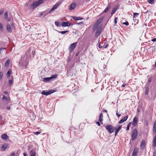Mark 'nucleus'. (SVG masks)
<instances>
[{
	"label": "nucleus",
	"instance_id": "f257e3e1",
	"mask_svg": "<svg viewBox=\"0 0 156 156\" xmlns=\"http://www.w3.org/2000/svg\"><path fill=\"white\" fill-rule=\"evenodd\" d=\"M44 0H39L38 1H34L31 5V7L33 9L41 5L43 3Z\"/></svg>",
	"mask_w": 156,
	"mask_h": 156
},
{
	"label": "nucleus",
	"instance_id": "f03ea898",
	"mask_svg": "<svg viewBox=\"0 0 156 156\" xmlns=\"http://www.w3.org/2000/svg\"><path fill=\"white\" fill-rule=\"evenodd\" d=\"M106 129L108 130V132L110 133L113 132L115 129V127L111 125H108L105 126Z\"/></svg>",
	"mask_w": 156,
	"mask_h": 156
},
{
	"label": "nucleus",
	"instance_id": "7ed1b4c3",
	"mask_svg": "<svg viewBox=\"0 0 156 156\" xmlns=\"http://www.w3.org/2000/svg\"><path fill=\"white\" fill-rule=\"evenodd\" d=\"M137 135V129H134L132 134V140H134L136 138Z\"/></svg>",
	"mask_w": 156,
	"mask_h": 156
},
{
	"label": "nucleus",
	"instance_id": "20e7f679",
	"mask_svg": "<svg viewBox=\"0 0 156 156\" xmlns=\"http://www.w3.org/2000/svg\"><path fill=\"white\" fill-rule=\"evenodd\" d=\"M31 49L29 48L27 51L26 54V60L27 61L31 58V55L30 53Z\"/></svg>",
	"mask_w": 156,
	"mask_h": 156
},
{
	"label": "nucleus",
	"instance_id": "39448f33",
	"mask_svg": "<svg viewBox=\"0 0 156 156\" xmlns=\"http://www.w3.org/2000/svg\"><path fill=\"white\" fill-rule=\"evenodd\" d=\"M77 44V42H74L71 44L69 47V50L70 52H72L75 48Z\"/></svg>",
	"mask_w": 156,
	"mask_h": 156
},
{
	"label": "nucleus",
	"instance_id": "423d86ee",
	"mask_svg": "<svg viewBox=\"0 0 156 156\" xmlns=\"http://www.w3.org/2000/svg\"><path fill=\"white\" fill-rule=\"evenodd\" d=\"M55 92L54 90H51L48 91L43 90L41 93V94L45 95L48 96Z\"/></svg>",
	"mask_w": 156,
	"mask_h": 156
},
{
	"label": "nucleus",
	"instance_id": "0eeeda50",
	"mask_svg": "<svg viewBox=\"0 0 156 156\" xmlns=\"http://www.w3.org/2000/svg\"><path fill=\"white\" fill-rule=\"evenodd\" d=\"M104 17H102L101 18H99L95 24L94 25V26L96 27H97L101 23L103 20H104Z\"/></svg>",
	"mask_w": 156,
	"mask_h": 156
},
{
	"label": "nucleus",
	"instance_id": "6e6552de",
	"mask_svg": "<svg viewBox=\"0 0 156 156\" xmlns=\"http://www.w3.org/2000/svg\"><path fill=\"white\" fill-rule=\"evenodd\" d=\"M56 76L55 75H52L51 77H47L45 78H44V81L45 82H49L50 81L52 78H56Z\"/></svg>",
	"mask_w": 156,
	"mask_h": 156
},
{
	"label": "nucleus",
	"instance_id": "1a4fd4ad",
	"mask_svg": "<svg viewBox=\"0 0 156 156\" xmlns=\"http://www.w3.org/2000/svg\"><path fill=\"white\" fill-rule=\"evenodd\" d=\"M60 3L59 2H58L55 5L52 7L51 10L49 11V13H51L52 11L56 9L60 5Z\"/></svg>",
	"mask_w": 156,
	"mask_h": 156
},
{
	"label": "nucleus",
	"instance_id": "9d476101",
	"mask_svg": "<svg viewBox=\"0 0 156 156\" xmlns=\"http://www.w3.org/2000/svg\"><path fill=\"white\" fill-rule=\"evenodd\" d=\"M122 126L121 125H119V126L116 128V127H115V136L117 135L119 131L121 129Z\"/></svg>",
	"mask_w": 156,
	"mask_h": 156
},
{
	"label": "nucleus",
	"instance_id": "9b49d317",
	"mask_svg": "<svg viewBox=\"0 0 156 156\" xmlns=\"http://www.w3.org/2000/svg\"><path fill=\"white\" fill-rule=\"evenodd\" d=\"M101 32V27L99 26L97 29V30L95 33L96 36H98L99 35Z\"/></svg>",
	"mask_w": 156,
	"mask_h": 156
},
{
	"label": "nucleus",
	"instance_id": "f8f14e48",
	"mask_svg": "<svg viewBox=\"0 0 156 156\" xmlns=\"http://www.w3.org/2000/svg\"><path fill=\"white\" fill-rule=\"evenodd\" d=\"M61 25L62 27H69L71 25V24L68 22H63L62 23Z\"/></svg>",
	"mask_w": 156,
	"mask_h": 156
},
{
	"label": "nucleus",
	"instance_id": "ddd939ff",
	"mask_svg": "<svg viewBox=\"0 0 156 156\" xmlns=\"http://www.w3.org/2000/svg\"><path fill=\"white\" fill-rule=\"evenodd\" d=\"M8 144L6 143L4 144L2 146L1 149L2 151H5L7 147L8 146Z\"/></svg>",
	"mask_w": 156,
	"mask_h": 156
},
{
	"label": "nucleus",
	"instance_id": "4468645a",
	"mask_svg": "<svg viewBox=\"0 0 156 156\" xmlns=\"http://www.w3.org/2000/svg\"><path fill=\"white\" fill-rule=\"evenodd\" d=\"M145 146V141L144 140H143L140 144V147L141 149H144Z\"/></svg>",
	"mask_w": 156,
	"mask_h": 156
},
{
	"label": "nucleus",
	"instance_id": "2eb2a0df",
	"mask_svg": "<svg viewBox=\"0 0 156 156\" xmlns=\"http://www.w3.org/2000/svg\"><path fill=\"white\" fill-rule=\"evenodd\" d=\"M138 119L136 117H135L133 119V126H135L137 124Z\"/></svg>",
	"mask_w": 156,
	"mask_h": 156
},
{
	"label": "nucleus",
	"instance_id": "dca6fc26",
	"mask_svg": "<svg viewBox=\"0 0 156 156\" xmlns=\"http://www.w3.org/2000/svg\"><path fill=\"white\" fill-rule=\"evenodd\" d=\"M128 118V116H126L121 119L119 122V124H121L124 122L126 121Z\"/></svg>",
	"mask_w": 156,
	"mask_h": 156
},
{
	"label": "nucleus",
	"instance_id": "f3484780",
	"mask_svg": "<svg viewBox=\"0 0 156 156\" xmlns=\"http://www.w3.org/2000/svg\"><path fill=\"white\" fill-rule=\"evenodd\" d=\"M138 152V150L137 149L135 148L132 154V156H136Z\"/></svg>",
	"mask_w": 156,
	"mask_h": 156
},
{
	"label": "nucleus",
	"instance_id": "a211bd4d",
	"mask_svg": "<svg viewBox=\"0 0 156 156\" xmlns=\"http://www.w3.org/2000/svg\"><path fill=\"white\" fill-rule=\"evenodd\" d=\"M76 6V4L75 3H72L71 4L69 8V10H71L74 9Z\"/></svg>",
	"mask_w": 156,
	"mask_h": 156
},
{
	"label": "nucleus",
	"instance_id": "6ab92c4d",
	"mask_svg": "<svg viewBox=\"0 0 156 156\" xmlns=\"http://www.w3.org/2000/svg\"><path fill=\"white\" fill-rule=\"evenodd\" d=\"M103 115L102 113H101L100 114L99 119V120L100 122L102 124V121H103Z\"/></svg>",
	"mask_w": 156,
	"mask_h": 156
},
{
	"label": "nucleus",
	"instance_id": "aec40b11",
	"mask_svg": "<svg viewBox=\"0 0 156 156\" xmlns=\"http://www.w3.org/2000/svg\"><path fill=\"white\" fill-rule=\"evenodd\" d=\"M153 145L154 147L156 146V134L154 137L153 141Z\"/></svg>",
	"mask_w": 156,
	"mask_h": 156
},
{
	"label": "nucleus",
	"instance_id": "412c9836",
	"mask_svg": "<svg viewBox=\"0 0 156 156\" xmlns=\"http://www.w3.org/2000/svg\"><path fill=\"white\" fill-rule=\"evenodd\" d=\"M153 132L154 133H156V120L155 121L153 128Z\"/></svg>",
	"mask_w": 156,
	"mask_h": 156
},
{
	"label": "nucleus",
	"instance_id": "4be33fe9",
	"mask_svg": "<svg viewBox=\"0 0 156 156\" xmlns=\"http://www.w3.org/2000/svg\"><path fill=\"white\" fill-rule=\"evenodd\" d=\"M6 29L8 31L11 32L12 31L11 28L9 24H7L6 26Z\"/></svg>",
	"mask_w": 156,
	"mask_h": 156
},
{
	"label": "nucleus",
	"instance_id": "5701e85b",
	"mask_svg": "<svg viewBox=\"0 0 156 156\" xmlns=\"http://www.w3.org/2000/svg\"><path fill=\"white\" fill-rule=\"evenodd\" d=\"M2 138L3 140H6L8 138V136L7 135L5 134H3L2 135Z\"/></svg>",
	"mask_w": 156,
	"mask_h": 156
},
{
	"label": "nucleus",
	"instance_id": "b1692460",
	"mask_svg": "<svg viewBox=\"0 0 156 156\" xmlns=\"http://www.w3.org/2000/svg\"><path fill=\"white\" fill-rule=\"evenodd\" d=\"M2 100H5V101L9 102L10 101V99L9 97L7 98L5 96L3 95L2 98Z\"/></svg>",
	"mask_w": 156,
	"mask_h": 156
},
{
	"label": "nucleus",
	"instance_id": "393cba45",
	"mask_svg": "<svg viewBox=\"0 0 156 156\" xmlns=\"http://www.w3.org/2000/svg\"><path fill=\"white\" fill-rule=\"evenodd\" d=\"M73 18L76 20H81L83 19L81 17H76L75 16H73Z\"/></svg>",
	"mask_w": 156,
	"mask_h": 156
},
{
	"label": "nucleus",
	"instance_id": "a878e982",
	"mask_svg": "<svg viewBox=\"0 0 156 156\" xmlns=\"http://www.w3.org/2000/svg\"><path fill=\"white\" fill-rule=\"evenodd\" d=\"M110 5H109V4H108V5H107V7L105 8V10L104 12H107L108 11L109 9H110Z\"/></svg>",
	"mask_w": 156,
	"mask_h": 156
},
{
	"label": "nucleus",
	"instance_id": "bb28decb",
	"mask_svg": "<svg viewBox=\"0 0 156 156\" xmlns=\"http://www.w3.org/2000/svg\"><path fill=\"white\" fill-rule=\"evenodd\" d=\"M30 156H35V151L31 150L30 152Z\"/></svg>",
	"mask_w": 156,
	"mask_h": 156
},
{
	"label": "nucleus",
	"instance_id": "cd10ccee",
	"mask_svg": "<svg viewBox=\"0 0 156 156\" xmlns=\"http://www.w3.org/2000/svg\"><path fill=\"white\" fill-rule=\"evenodd\" d=\"M145 94L147 95L148 94L149 92V88L148 87H145Z\"/></svg>",
	"mask_w": 156,
	"mask_h": 156
},
{
	"label": "nucleus",
	"instance_id": "c85d7f7f",
	"mask_svg": "<svg viewBox=\"0 0 156 156\" xmlns=\"http://www.w3.org/2000/svg\"><path fill=\"white\" fill-rule=\"evenodd\" d=\"M9 63L10 60L9 59H8L5 63V66H8L9 64Z\"/></svg>",
	"mask_w": 156,
	"mask_h": 156
},
{
	"label": "nucleus",
	"instance_id": "c756f323",
	"mask_svg": "<svg viewBox=\"0 0 156 156\" xmlns=\"http://www.w3.org/2000/svg\"><path fill=\"white\" fill-rule=\"evenodd\" d=\"M117 10V9L116 8H114L113 9L111 12V14L112 15L113 14H114L115 12Z\"/></svg>",
	"mask_w": 156,
	"mask_h": 156
},
{
	"label": "nucleus",
	"instance_id": "7c9ffc66",
	"mask_svg": "<svg viewBox=\"0 0 156 156\" xmlns=\"http://www.w3.org/2000/svg\"><path fill=\"white\" fill-rule=\"evenodd\" d=\"M55 25L58 27H60L61 25L60 22L59 21H55Z\"/></svg>",
	"mask_w": 156,
	"mask_h": 156
},
{
	"label": "nucleus",
	"instance_id": "2f4dec72",
	"mask_svg": "<svg viewBox=\"0 0 156 156\" xmlns=\"http://www.w3.org/2000/svg\"><path fill=\"white\" fill-rule=\"evenodd\" d=\"M11 72V70L10 69H9L7 73V75L9 77L10 76Z\"/></svg>",
	"mask_w": 156,
	"mask_h": 156
},
{
	"label": "nucleus",
	"instance_id": "473e14b6",
	"mask_svg": "<svg viewBox=\"0 0 156 156\" xmlns=\"http://www.w3.org/2000/svg\"><path fill=\"white\" fill-rule=\"evenodd\" d=\"M139 15V14L137 13H133V20H134V18L137 16Z\"/></svg>",
	"mask_w": 156,
	"mask_h": 156
},
{
	"label": "nucleus",
	"instance_id": "72a5a7b5",
	"mask_svg": "<svg viewBox=\"0 0 156 156\" xmlns=\"http://www.w3.org/2000/svg\"><path fill=\"white\" fill-rule=\"evenodd\" d=\"M8 12H6L5 13V15H4V18L5 19H6L8 17Z\"/></svg>",
	"mask_w": 156,
	"mask_h": 156
},
{
	"label": "nucleus",
	"instance_id": "f704fd0d",
	"mask_svg": "<svg viewBox=\"0 0 156 156\" xmlns=\"http://www.w3.org/2000/svg\"><path fill=\"white\" fill-rule=\"evenodd\" d=\"M5 48H0V54H2V52L3 51L5 52L4 50L5 49Z\"/></svg>",
	"mask_w": 156,
	"mask_h": 156
},
{
	"label": "nucleus",
	"instance_id": "c9c22d12",
	"mask_svg": "<svg viewBox=\"0 0 156 156\" xmlns=\"http://www.w3.org/2000/svg\"><path fill=\"white\" fill-rule=\"evenodd\" d=\"M148 2L150 4H153L154 3V0H148Z\"/></svg>",
	"mask_w": 156,
	"mask_h": 156
},
{
	"label": "nucleus",
	"instance_id": "e433bc0d",
	"mask_svg": "<svg viewBox=\"0 0 156 156\" xmlns=\"http://www.w3.org/2000/svg\"><path fill=\"white\" fill-rule=\"evenodd\" d=\"M0 30L1 31L3 30V27L2 23H0Z\"/></svg>",
	"mask_w": 156,
	"mask_h": 156
},
{
	"label": "nucleus",
	"instance_id": "4c0bfd02",
	"mask_svg": "<svg viewBox=\"0 0 156 156\" xmlns=\"http://www.w3.org/2000/svg\"><path fill=\"white\" fill-rule=\"evenodd\" d=\"M4 12V9H2L1 10V11H0V15H1Z\"/></svg>",
	"mask_w": 156,
	"mask_h": 156
},
{
	"label": "nucleus",
	"instance_id": "58836bf2",
	"mask_svg": "<svg viewBox=\"0 0 156 156\" xmlns=\"http://www.w3.org/2000/svg\"><path fill=\"white\" fill-rule=\"evenodd\" d=\"M67 32H68V31H59V32L61 34H64Z\"/></svg>",
	"mask_w": 156,
	"mask_h": 156
},
{
	"label": "nucleus",
	"instance_id": "ea45409f",
	"mask_svg": "<svg viewBox=\"0 0 156 156\" xmlns=\"http://www.w3.org/2000/svg\"><path fill=\"white\" fill-rule=\"evenodd\" d=\"M98 47L99 48H101L102 47V46L101 45V44L100 43V41L99 40H98Z\"/></svg>",
	"mask_w": 156,
	"mask_h": 156
},
{
	"label": "nucleus",
	"instance_id": "a19ab883",
	"mask_svg": "<svg viewBox=\"0 0 156 156\" xmlns=\"http://www.w3.org/2000/svg\"><path fill=\"white\" fill-rule=\"evenodd\" d=\"M3 73L2 72H0V80L2 78L3 76Z\"/></svg>",
	"mask_w": 156,
	"mask_h": 156
},
{
	"label": "nucleus",
	"instance_id": "79ce46f5",
	"mask_svg": "<svg viewBox=\"0 0 156 156\" xmlns=\"http://www.w3.org/2000/svg\"><path fill=\"white\" fill-rule=\"evenodd\" d=\"M122 24L128 26L129 25V23L127 21H126L125 22L123 23Z\"/></svg>",
	"mask_w": 156,
	"mask_h": 156
},
{
	"label": "nucleus",
	"instance_id": "37998d69",
	"mask_svg": "<svg viewBox=\"0 0 156 156\" xmlns=\"http://www.w3.org/2000/svg\"><path fill=\"white\" fill-rule=\"evenodd\" d=\"M13 80H9V84L10 85H11L12 83H13Z\"/></svg>",
	"mask_w": 156,
	"mask_h": 156
},
{
	"label": "nucleus",
	"instance_id": "c03bdc74",
	"mask_svg": "<svg viewBox=\"0 0 156 156\" xmlns=\"http://www.w3.org/2000/svg\"><path fill=\"white\" fill-rule=\"evenodd\" d=\"M35 50H33L32 51V55L33 56H34V55L35 54Z\"/></svg>",
	"mask_w": 156,
	"mask_h": 156
},
{
	"label": "nucleus",
	"instance_id": "a18cd8bd",
	"mask_svg": "<svg viewBox=\"0 0 156 156\" xmlns=\"http://www.w3.org/2000/svg\"><path fill=\"white\" fill-rule=\"evenodd\" d=\"M40 133L39 132H37L34 133V134L35 135H37Z\"/></svg>",
	"mask_w": 156,
	"mask_h": 156
},
{
	"label": "nucleus",
	"instance_id": "49530a36",
	"mask_svg": "<svg viewBox=\"0 0 156 156\" xmlns=\"http://www.w3.org/2000/svg\"><path fill=\"white\" fill-rule=\"evenodd\" d=\"M118 19V18L117 17H115V20H114V23L115 24H116L117 23V19Z\"/></svg>",
	"mask_w": 156,
	"mask_h": 156
},
{
	"label": "nucleus",
	"instance_id": "de8ad7c7",
	"mask_svg": "<svg viewBox=\"0 0 156 156\" xmlns=\"http://www.w3.org/2000/svg\"><path fill=\"white\" fill-rule=\"evenodd\" d=\"M152 80V78H149L148 79V82H151Z\"/></svg>",
	"mask_w": 156,
	"mask_h": 156
},
{
	"label": "nucleus",
	"instance_id": "09e8293b",
	"mask_svg": "<svg viewBox=\"0 0 156 156\" xmlns=\"http://www.w3.org/2000/svg\"><path fill=\"white\" fill-rule=\"evenodd\" d=\"M28 3H27L25 4V7H27V6H28Z\"/></svg>",
	"mask_w": 156,
	"mask_h": 156
},
{
	"label": "nucleus",
	"instance_id": "8fccbe9b",
	"mask_svg": "<svg viewBox=\"0 0 156 156\" xmlns=\"http://www.w3.org/2000/svg\"><path fill=\"white\" fill-rule=\"evenodd\" d=\"M153 156H156V151H154V153H153Z\"/></svg>",
	"mask_w": 156,
	"mask_h": 156
},
{
	"label": "nucleus",
	"instance_id": "3c124183",
	"mask_svg": "<svg viewBox=\"0 0 156 156\" xmlns=\"http://www.w3.org/2000/svg\"><path fill=\"white\" fill-rule=\"evenodd\" d=\"M24 156H27V152H25L23 153Z\"/></svg>",
	"mask_w": 156,
	"mask_h": 156
},
{
	"label": "nucleus",
	"instance_id": "603ef678",
	"mask_svg": "<svg viewBox=\"0 0 156 156\" xmlns=\"http://www.w3.org/2000/svg\"><path fill=\"white\" fill-rule=\"evenodd\" d=\"M96 123L99 126H100V124L99 122H96Z\"/></svg>",
	"mask_w": 156,
	"mask_h": 156
},
{
	"label": "nucleus",
	"instance_id": "864d4df0",
	"mask_svg": "<svg viewBox=\"0 0 156 156\" xmlns=\"http://www.w3.org/2000/svg\"><path fill=\"white\" fill-rule=\"evenodd\" d=\"M108 47V44H106L105 45H104L103 46V48H106L107 47Z\"/></svg>",
	"mask_w": 156,
	"mask_h": 156
},
{
	"label": "nucleus",
	"instance_id": "5fc2aeb1",
	"mask_svg": "<svg viewBox=\"0 0 156 156\" xmlns=\"http://www.w3.org/2000/svg\"><path fill=\"white\" fill-rule=\"evenodd\" d=\"M126 83H123L122 84V87H125V86H126Z\"/></svg>",
	"mask_w": 156,
	"mask_h": 156
},
{
	"label": "nucleus",
	"instance_id": "6e6d98bb",
	"mask_svg": "<svg viewBox=\"0 0 156 156\" xmlns=\"http://www.w3.org/2000/svg\"><path fill=\"white\" fill-rule=\"evenodd\" d=\"M129 125H127V128H126V130H129Z\"/></svg>",
	"mask_w": 156,
	"mask_h": 156
},
{
	"label": "nucleus",
	"instance_id": "4d7b16f0",
	"mask_svg": "<svg viewBox=\"0 0 156 156\" xmlns=\"http://www.w3.org/2000/svg\"><path fill=\"white\" fill-rule=\"evenodd\" d=\"M152 41H153V42H154V41H156V38H154L152 40Z\"/></svg>",
	"mask_w": 156,
	"mask_h": 156
},
{
	"label": "nucleus",
	"instance_id": "13d9d810",
	"mask_svg": "<svg viewBox=\"0 0 156 156\" xmlns=\"http://www.w3.org/2000/svg\"><path fill=\"white\" fill-rule=\"evenodd\" d=\"M116 114L118 117H119V116H120V114H118L117 112H116Z\"/></svg>",
	"mask_w": 156,
	"mask_h": 156
},
{
	"label": "nucleus",
	"instance_id": "bf43d9fd",
	"mask_svg": "<svg viewBox=\"0 0 156 156\" xmlns=\"http://www.w3.org/2000/svg\"><path fill=\"white\" fill-rule=\"evenodd\" d=\"M15 154V153L14 152L12 153L11 154V156H14Z\"/></svg>",
	"mask_w": 156,
	"mask_h": 156
},
{
	"label": "nucleus",
	"instance_id": "052dcab7",
	"mask_svg": "<svg viewBox=\"0 0 156 156\" xmlns=\"http://www.w3.org/2000/svg\"><path fill=\"white\" fill-rule=\"evenodd\" d=\"M6 109L7 110H9L10 109V107H9V106L6 107Z\"/></svg>",
	"mask_w": 156,
	"mask_h": 156
},
{
	"label": "nucleus",
	"instance_id": "680f3d73",
	"mask_svg": "<svg viewBox=\"0 0 156 156\" xmlns=\"http://www.w3.org/2000/svg\"><path fill=\"white\" fill-rule=\"evenodd\" d=\"M146 125L147 126L148 125V121L147 120L146 121Z\"/></svg>",
	"mask_w": 156,
	"mask_h": 156
},
{
	"label": "nucleus",
	"instance_id": "e2e57ef3",
	"mask_svg": "<svg viewBox=\"0 0 156 156\" xmlns=\"http://www.w3.org/2000/svg\"><path fill=\"white\" fill-rule=\"evenodd\" d=\"M132 122H129L128 123V125H129V126H130V125L132 124Z\"/></svg>",
	"mask_w": 156,
	"mask_h": 156
},
{
	"label": "nucleus",
	"instance_id": "0e129e2a",
	"mask_svg": "<svg viewBox=\"0 0 156 156\" xmlns=\"http://www.w3.org/2000/svg\"><path fill=\"white\" fill-rule=\"evenodd\" d=\"M44 13V12H43V13H41L40 15V16H41L42 15H43V13Z\"/></svg>",
	"mask_w": 156,
	"mask_h": 156
},
{
	"label": "nucleus",
	"instance_id": "69168bd1",
	"mask_svg": "<svg viewBox=\"0 0 156 156\" xmlns=\"http://www.w3.org/2000/svg\"><path fill=\"white\" fill-rule=\"evenodd\" d=\"M7 20L8 21H10V18H7Z\"/></svg>",
	"mask_w": 156,
	"mask_h": 156
},
{
	"label": "nucleus",
	"instance_id": "338daca9",
	"mask_svg": "<svg viewBox=\"0 0 156 156\" xmlns=\"http://www.w3.org/2000/svg\"><path fill=\"white\" fill-rule=\"evenodd\" d=\"M47 15V14H46V13H45V12H44V13H43V15H44V16H46Z\"/></svg>",
	"mask_w": 156,
	"mask_h": 156
},
{
	"label": "nucleus",
	"instance_id": "774afa93",
	"mask_svg": "<svg viewBox=\"0 0 156 156\" xmlns=\"http://www.w3.org/2000/svg\"><path fill=\"white\" fill-rule=\"evenodd\" d=\"M4 93L5 94H8V92L7 91H5Z\"/></svg>",
	"mask_w": 156,
	"mask_h": 156
}]
</instances>
